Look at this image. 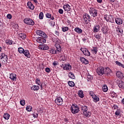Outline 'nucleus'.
Segmentation results:
<instances>
[{
  "instance_id": "obj_1",
  "label": "nucleus",
  "mask_w": 124,
  "mask_h": 124,
  "mask_svg": "<svg viewBox=\"0 0 124 124\" xmlns=\"http://www.w3.org/2000/svg\"><path fill=\"white\" fill-rule=\"evenodd\" d=\"M36 34L38 35H39L40 36H42V37H39L37 39L36 41L37 42H38V43H42V44H43L44 43H45V42H46V39H45V38H47V36L45 32H44L42 31L37 30L36 31Z\"/></svg>"
},
{
  "instance_id": "obj_2",
  "label": "nucleus",
  "mask_w": 124,
  "mask_h": 124,
  "mask_svg": "<svg viewBox=\"0 0 124 124\" xmlns=\"http://www.w3.org/2000/svg\"><path fill=\"white\" fill-rule=\"evenodd\" d=\"M55 47H56V50L51 49L49 50V52L51 54H58L62 52V47H61V45H60V44H59L58 43H56L55 44Z\"/></svg>"
},
{
  "instance_id": "obj_3",
  "label": "nucleus",
  "mask_w": 124,
  "mask_h": 124,
  "mask_svg": "<svg viewBox=\"0 0 124 124\" xmlns=\"http://www.w3.org/2000/svg\"><path fill=\"white\" fill-rule=\"evenodd\" d=\"M80 109L79 108V107L76 104H72L71 107V112L72 114H77L78 113Z\"/></svg>"
},
{
  "instance_id": "obj_4",
  "label": "nucleus",
  "mask_w": 124,
  "mask_h": 124,
  "mask_svg": "<svg viewBox=\"0 0 124 124\" xmlns=\"http://www.w3.org/2000/svg\"><path fill=\"white\" fill-rule=\"evenodd\" d=\"M89 12L92 17H96L97 16V10L93 7L90 8Z\"/></svg>"
},
{
  "instance_id": "obj_5",
  "label": "nucleus",
  "mask_w": 124,
  "mask_h": 124,
  "mask_svg": "<svg viewBox=\"0 0 124 124\" xmlns=\"http://www.w3.org/2000/svg\"><path fill=\"white\" fill-rule=\"evenodd\" d=\"M24 23L29 26H33L34 25V21L30 18H25L24 19Z\"/></svg>"
},
{
  "instance_id": "obj_6",
  "label": "nucleus",
  "mask_w": 124,
  "mask_h": 124,
  "mask_svg": "<svg viewBox=\"0 0 124 124\" xmlns=\"http://www.w3.org/2000/svg\"><path fill=\"white\" fill-rule=\"evenodd\" d=\"M96 72L98 75H100V76H102L104 74V68L102 67H100L97 68L96 70Z\"/></svg>"
},
{
  "instance_id": "obj_7",
  "label": "nucleus",
  "mask_w": 124,
  "mask_h": 124,
  "mask_svg": "<svg viewBox=\"0 0 124 124\" xmlns=\"http://www.w3.org/2000/svg\"><path fill=\"white\" fill-rule=\"evenodd\" d=\"M81 51L84 54L85 56H87V57H89L91 56V53L89 51V50L87 48H81Z\"/></svg>"
},
{
  "instance_id": "obj_8",
  "label": "nucleus",
  "mask_w": 124,
  "mask_h": 124,
  "mask_svg": "<svg viewBox=\"0 0 124 124\" xmlns=\"http://www.w3.org/2000/svg\"><path fill=\"white\" fill-rule=\"evenodd\" d=\"M105 19L107 22H109L110 23L114 22V18L112 16H107L106 17H105Z\"/></svg>"
},
{
  "instance_id": "obj_9",
  "label": "nucleus",
  "mask_w": 124,
  "mask_h": 124,
  "mask_svg": "<svg viewBox=\"0 0 124 124\" xmlns=\"http://www.w3.org/2000/svg\"><path fill=\"white\" fill-rule=\"evenodd\" d=\"M62 98L61 97H58L55 100V103L58 106L62 105Z\"/></svg>"
},
{
  "instance_id": "obj_10",
  "label": "nucleus",
  "mask_w": 124,
  "mask_h": 124,
  "mask_svg": "<svg viewBox=\"0 0 124 124\" xmlns=\"http://www.w3.org/2000/svg\"><path fill=\"white\" fill-rule=\"evenodd\" d=\"M39 49H41V50H48V49H49V46H48L47 45L42 44L39 46Z\"/></svg>"
},
{
  "instance_id": "obj_11",
  "label": "nucleus",
  "mask_w": 124,
  "mask_h": 124,
  "mask_svg": "<svg viewBox=\"0 0 124 124\" xmlns=\"http://www.w3.org/2000/svg\"><path fill=\"white\" fill-rule=\"evenodd\" d=\"M90 16L89 14H85L83 15V18H84V20L85 21V23H87V22H88V21H90Z\"/></svg>"
},
{
  "instance_id": "obj_12",
  "label": "nucleus",
  "mask_w": 124,
  "mask_h": 124,
  "mask_svg": "<svg viewBox=\"0 0 124 124\" xmlns=\"http://www.w3.org/2000/svg\"><path fill=\"white\" fill-rule=\"evenodd\" d=\"M99 30H100L99 25L96 24L93 27V31L94 33L98 32V31H99Z\"/></svg>"
},
{
  "instance_id": "obj_13",
  "label": "nucleus",
  "mask_w": 124,
  "mask_h": 124,
  "mask_svg": "<svg viewBox=\"0 0 124 124\" xmlns=\"http://www.w3.org/2000/svg\"><path fill=\"white\" fill-rule=\"evenodd\" d=\"M83 114L84 116H85V117H86V118H90V117H91V116H92V113H91V112L89 111L88 110L84 111L83 112Z\"/></svg>"
},
{
  "instance_id": "obj_14",
  "label": "nucleus",
  "mask_w": 124,
  "mask_h": 124,
  "mask_svg": "<svg viewBox=\"0 0 124 124\" xmlns=\"http://www.w3.org/2000/svg\"><path fill=\"white\" fill-rule=\"evenodd\" d=\"M115 23L117 25H122V24H123V19L120 17L116 18Z\"/></svg>"
},
{
  "instance_id": "obj_15",
  "label": "nucleus",
  "mask_w": 124,
  "mask_h": 124,
  "mask_svg": "<svg viewBox=\"0 0 124 124\" xmlns=\"http://www.w3.org/2000/svg\"><path fill=\"white\" fill-rule=\"evenodd\" d=\"M17 75L16 74L11 73L10 74V79H11L12 81H16L17 78L16 77Z\"/></svg>"
},
{
  "instance_id": "obj_16",
  "label": "nucleus",
  "mask_w": 124,
  "mask_h": 124,
  "mask_svg": "<svg viewBox=\"0 0 124 124\" xmlns=\"http://www.w3.org/2000/svg\"><path fill=\"white\" fill-rule=\"evenodd\" d=\"M63 69L64 70H71V65L65 64Z\"/></svg>"
},
{
  "instance_id": "obj_17",
  "label": "nucleus",
  "mask_w": 124,
  "mask_h": 124,
  "mask_svg": "<svg viewBox=\"0 0 124 124\" xmlns=\"http://www.w3.org/2000/svg\"><path fill=\"white\" fill-rule=\"evenodd\" d=\"M63 8L64 9V10H65V11H70V6H69V5L68 4H66L65 5H63Z\"/></svg>"
},
{
  "instance_id": "obj_18",
  "label": "nucleus",
  "mask_w": 124,
  "mask_h": 124,
  "mask_svg": "<svg viewBox=\"0 0 124 124\" xmlns=\"http://www.w3.org/2000/svg\"><path fill=\"white\" fill-rule=\"evenodd\" d=\"M46 18H47V19H50V20H55V17H54V16H52V14L48 13L46 14Z\"/></svg>"
},
{
  "instance_id": "obj_19",
  "label": "nucleus",
  "mask_w": 124,
  "mask_h": 124,
  "mask_svg": "<svg viewBox=\"0 0 124 124\" xmlns=\"http://www.w3.org/2000/svg\"><path fill=\"white\" fill-rule=\"evenodd\" d=\"M116 76L120 79H123L124 78V74L122 72L118 71L116 73Z\"/></svg>"
},
{
  "instance_id": "obj_20",
  "label": "nucleus",
  "mask_w": 124,
  "mask_h": 124,
  "mask_svg": "<svg viewBox=\"0 0 124 124\" xmlns=\"http://www.w3.org/2000/svg\"><path fill=\"white\" fill-rule=\"evenodd\" d=\"M23 54L27 58H31V54H30V51L28 50H25L23 52Z\"/></svg>"
},
{
  "instance_id": "obj_21",
  "label": "nucleus",
  "mask_w": 124,
  "mask_h": 124,
  "mask_svg": "<svg viewBox=\"0 0 124 124\" xmlns=\"http://www.w3.org/2000/svg\"><path fill=\"white\" fill-rule=\"evenodd\" d=\"M80 62H82L83 63H85V64H88L89 63V61H88V60L86 59L84 57H80Z\"/></svg>"
},
{
  "instance_id": "obj_22",
  "label": "nucleus",
  "mask_w": 124,
  "mask_h": 124,
  "mask_svg": "<svg viewBox=\"0 0 124 124\" xmlns=\"http://www.w3.org/2000/svg\"><path fill=\"white\" fill-rule=\"evenodd\" d=\"M74 31L76 32H77V33L81 34L83 32V30L79 28V27L75 28Z\"/></svg>"
},
{
  "instance_id": "obj_23",
  "label": "nucleus",
  "mask_w": 124,
  "mask_h": 124,
  "mask_svg": "<svg viewBox=\"0 0 124 124\" xmlns=\"http://www.w3.org/2000/svg\"><path fill=\"white\" fill-rule=\"evenodd\" d=\"M27 6L28 8H30V9H31L32 10L34 9V6L32 4L31 2H28L27 3Z\"/></svg>"
},
{
  "instance_id": "obj_24",
  "label": "nucleus",
  "mask_w": 124,
  "mask_h": 124,
  "mask_svg": "<svg viewBox=\"0 0 124 124\" xmlns=\"http://www.w3.org/2000/svg\"><path fill=\"white\" fill-rule=\"evenodd\" d=\"M0 58V60H3V61L7 60V55H5L4 53H1Z\"/></svg>"
},
{
  "instance_id": "obj_25",
  "label": "nucleus",
  "mask_w": 124,
  "mask_h": 124,
  "mask_svg": "<svg viewBox=\"0 0 124 124\" xmlns=\"http://www.w3.org/2000/svg\"><path fill=\"white\" fill-rule=\"evenodd\" d=\"M92 98H93V101L95 103L98 102V101H99V98L96 95H93Z\"/></svg>"
},
{
  "instance_id": "obj_26",
  "label": "nucleus",
  "mask_w": 124,
  "mask_h": 124,
  "mask_svg": "<svg viewBox=\"0 0 124 124\" xmlns=\"http://www.w3.org/2000/svg\"><path fill=\"white\" fill-rule=\"evenodd\" d=\"M111 71L109 68H107L104 69V74H110L111 73Z\"/></svg>"
},
{
  "instance_id": "obj_27",
  "label": "nucleus",
  "mask_w": 124,
  "mask_h": 124,
  "mask_svg": "<svg viewBox=\"0 0 124 124\" xmlns=\"http://www.w3.org/2000/svg\"><path fill=\"white\" fill-rule=\"evenodd\" d=\"M98 51V50H97V47H93V49H91V51L92 52L93 54H97Z\"/></svg>"
},
{
  "instance_id": "obj_28",
  "label": "nucleus",
  "mask_w": 124,
  "mask_h": 124,
  "mask_svg": "<svg viewBox=\"0 0 124 124\" xmlns=\"http://www.w3.org/2000/svg\"><path fill=\"white\" fill-rule=\"evenodd\" d=\"M3 117L5 120H9V118H10V115H9L8 113H4L3 115Z\"/></svg>"
},
{
  "instance_id": "obj_29",
  "label": "nucleus",
  "mask_w": 124,
  "mask_h": 124,
  "mask_svg": "<svg viewBox=\"0 0 124 124\" xmlns=\"http://www.w3.org/2000/svg\"><path fill=\"white\" fill-rule=\"evenodd\" d=\"M118 86L119 88H121V89H124V82L123 81H120L118 84Z\"/></svg>"
},
{
  "instance_id": "obj_30",
  "label": "nucleus",
  "mask_w": 124,
  "mask_h": 124,
  "mask_svg": "<svg viewBox=\"0 0 124 124\" xmlns=\"http://www.w3.org/2000/svg\"><path fill=\"white\" fill-rule=\"evenodd\" d=\"M18 37L22 39H26L27 35H26V34L20 33L19 34Z\"/></svg>"
},
{
  "instance_id": "obj_31",
  "label": "nucleus",
  "mask_w": 124,
  "mask_h": 124,
  "mask_svg": "<svg viewBox=\"0 0 124 124\" xmlns=\"http://www.w3.org/2000/svg\"><path fill=\"white\" fill-rule=\"evenodd\" d=\"M31 90L33 91H38V90H39V86L34 85L31 87Z\"/></svg>"
},
{
  "instance_id": "obj_32",
  "label": "nucleus",
  "mask_w": 124,
  "mask_h": 124,
  "mask_svg": "<svg viewBox=\"0 0 124 124\" xmlns=\"http://www.w3.org/2000/svg\"><path fill=\"white\" fill-rule=\"evenodd\" d=\"M78 95L81 98H83V97H84V93L81 90L78 91Z\"/></svg>"
},
{
  "instance_id": "obj_33",
  "label": "nucleus",
  "mask_w": 124,
  "mask_h": 124,
  "mask_svg": "<svg viewBox=\"0 0 124 124\" xmlns=\"http://www.w3.org/2000/svg\"><path fill=\"white\" fill-rule=\"evenodd\" d=\"M81 110H82L83 113V112L88 111V107H87L86 106H81Z\"/></svg>"
},
{
  "instance_id": "obj_34",
  "label": "nucleus",
  "mask_w": 124,
  "mask_h": 124,
  "mask_svg": "<svg viewBox=\"0 0 124 124\" xmlns=\"http://www.w3.org/2000/svg\"><path fill=\"white\" fill-rule=\"evenodd\" d=\"M5 42L8 45H12L13 43V41L11 40H7Z\"/></svg>"
},
{
  "instance_id": "obj_35",
  "label": "nucleus",
  "mask_w": 124,
  "mask_h": 124,
  "mask_svg": "<svg viewBox=\"0 0 124 124\" xmlns=\"http://www.w3.org/2000/svg\"><path fill=\"white\" fill-rule=\"evenodd\" d=\"M115 63L119 66H121V67H122L123 68H124V65L122 64L120 62H119L118 61H116Z\"/></svg>"
},
{
  "instance_id": "obj_36",
  "label": "nucleus",
  "mask_w": 124,
  "mask_h": 124,
  "mask_svg": "<svg viewBox=\"0 0 124 124\" xmlns=\"http://www.w3.org/2000/svg\"><path fill=\"white\" fill-rule=\"evenodd\" d=\"M68 84L70 87H73L75 86V84L73 81H68Z\"/></svg>"
},
{
  "instance_id": "obj_37",
  "label": "nucleus",
  "mask_w": 124,
  "mask_h": 124,
  "mask_svg": "<svg viewBox=\"0 0 124 124\" xmlns=\"http://www.w3.org/2000/svg\"><path fill=\"white\" fill-rule=\"evenodd\" d=\"M102 90L103 92H104L105 93H106V92L108 91V87H107V86L106 85H104L103 86Z\"/></svg>"
},
{
  "instance_id": "obj_38",
  "label": "nucleus",
  "mask_w": 124,
  "mask_h": 124,
  "mask_svg": "<svg viewBox=\"0 0 124 124\" xmlns=\"http://www.w3.org/2000/svg\"><path fill=\"white\" fill-rule=\"evenodd\" d=\"M69 77L71 79H75V76H74V74L71 72L69 73Z\"/></svg>"
},
{
  "instance_id": "obj_39",
  "label": "nucleus",
  "mask_w": 124,
  "mask_h": 124,
  "mask_svg": "<svg viewBox=\"0 0 124 124\" xmlns=\"http://www.w3.org/2000/svg\"><path fill=\"white\" fill-rule=\"evenodd\" d=\"M18 50L20 54H23L25 51L24 50V48H23L22 47H19L18 48Z\"/></svg>"
},
{
  "instance_id": "obj_40",
  "label": "nucleus",
  "mask_w": 124,
  "mask_h": 124,
  "mask_svg": "<svg viewBox=\"0 0 124 124\" xmlns=\"http://www.w3.org/2000/svg\"><path fill=\"white\" fill-rule=\"evenodd\" d=\"M94 37L96 38V39H100L101 38V34H96L94 35Z\"/></svg>"
},
{
  "instance_id": "obj_41",
  "label": "nucleus",
  "mask_w": 124,
  "mask_h": 124,
  "mask_svg": "<svg viewBox=\"0 0 124 124\" xmlns=\"http://www.w3.org/2000/svg\"><path fill=\"white\" fill-rule=\"evenodd\" d=\"M44 16V15L42 12H41L39 15V18L40 20L43 19V17Z\"/></svg>"
},
{
  "instance_id": "obj_42",
  "label": "nucleus",
  "mask_w": 124,
  "mask_h": 124,
  "mask_svg": "<svg viewBox=\"0 0 124 124\" xmlns=\"http://www.w3.org/2000/svg\"><path fill=\"white\" fill-rule=\"evenodd\" d=\"M32 108H31V106H27L26 107V110L28 112H31V111Z\"/></svg>"
},
{
  "instance_id": "obj_43",
  "label": "nucleus",
  "mask_w": 124,
  "mask_h": 124,
  "mask_svg": "<svg viewBox=\"0 0 124 124\" xmlns=\"http://www.w3.org/2000/svg\"><path fill=\"white\" fill-rule=\"evenodd\" d=\"M69 28L68 27H64L62 28V31H63V32H65V31H68Z\"/></svg>"
},
{
  "instance_id": "obj_44",
  "label": "nucleus",
  "mask_w": 124,
  "mask_h": 124,
  "mask_svg": "<svg viewBox=\"0 0 124 124\" xmlns=\"http://www.w3.org/2000/svg\"><path fill=\"white\" fill-rule=\"evenodd\" d=\"M35 83L37 85H38V86H40V79L39 78H36L35 80Z\"/></svg>"
},
{
  "instance_id": "obj_45",
  "label": "nucleus",
  "mask_w": 124,
  "mask_h": 124,
  "mask_svg": "<svg viewBox=\"0 0 124 124\" xmlns=\"http://www.w3.org/2000/svg\"><path fill=\"white\" fill-rule=\"evenodd\" d=\"M91 80H93V76L88 75L87 81H90Z\"/></svg>"
},
{
  "instance_id": "obj_46",
  "label": "nucleus",
  "mask_w": 124,
  "mask_h": 124,
  "mask_svg": "<svg viewBox=\"0 0 124 124\" xmlns=\"http://www.w3.org/2000/svg\"><path fill=\"white\" fill-rule=\"evenodd\" d=\"M32 115L34 118H37V117H38V111H37V112H34Z\"/></svg>"
},
{
  "instance_id": "obj_47",
  "label": "nucleus",
  "mask_w": 124,
  "mask_h": 124,
  "mask_svg": "<svg viewBox=\"0 0 124 124\" xmlns=\"http://www.w3.org/2000/svg\"><path fill=\"white\" fill-rule=\"evenodd\" d=\"M20 105H22V106H24L25 105V100H21L20 101Z\"/></svg>"
},
{
  "instance_id": "obj_48",
  "label": "nucleus",
  "mask_w": 124,
  "mask_h": 124,
  "mask_svg": "<svg viewBox=\"0 0 124 124\" xmlns=\"http://www.w3.org/2000/svg\"><path fill=\"white\" fill-rule=\"evenodd\" d=\"M45 70L46 72L47 73H49V72H51V70L49 67L46 68Z\"/></svg>"
},
{
  "instance_id": "obj_49",
  "label": "nucleus",
  "mask_w": 124,
  "mask_h": 124,
  "mask_svg": "<svg viewBox=\"0 0 124 124\" xmlns=\"http://www.w3.org/2000/svg\"><path fill=\"white\" fill-rule=\"evenodd\" d=\"M7 18H8V19H12V16L11 15V14H8L7 15Z\"/></svg>"
},
{
  "instance_id": "obj_50",
  "label": "nucleus",
  "mask_w": 124,
  "mask_h": 124,
  "mask_svg": "<svg viewBox=\"0 0 124 124\" xmlns=\"http://www.w3.org/2000/svg\"><path fill=\"white\" fill-rule=\"evenodd\" d=\"M58 12L60 14H63V10L62 9H60Z\"/></svg>"
},
{
  "instance_id": "obj_51",
  "label": "nucleus",
  "mask_w": 124,
  "mask_h": 124,
  "mask_svg": "<svg viewBox=\"0 0 124 124\" xmlns=\"http://www.w3.org/2000/svg\"><path fill=\"white\" fill-rule=\"evenodd\" d=\"M117 31H118V32H119L120 33H122L124 32V31H123V29L118 28L117 30Z\"/></svg>"
},
{
  "instance_id": "obj_52",
  "label": "nucleus",
  "mask_w": 124,
  "mask_h": 124,
  "mask_svg": "<svg viewBox=\"0 0 124 124\" xmlns=\"http://www.w3.org/2000/svg\"><path fill=\"white\" fill-rule=\"evenodd\" d=\"M120 111L119 110H117L116 112H115V115H116V116H120Z\"/></svg>"
},
{
  "instance_id": "obj_53",
  "label": "nucleus",
  "mask_w": 124,
  "mask_h": 124,
  "mask_svg": "<svg viewBox=\"0 0 124 124\" xmlns=\"http://www.w3.org/2000/svg\"><path fill=\"white\" fill-rule=\"evenodd\" d=\"M55 34H56V35H57V36H59V35H60V33L58 31H55Z\"/></svg>"
},
{
  "instance_id": "obj_54",
  "label": "nucleus",
  "mask_w": 124,
  "mask_h": 124,
  "mask_svg": "<svg viewBox=\"0 0 124 124\" xmlns=\"http://www.w3.org/2000/svg\"><path fill=\"white\" fill-rule=\"evenodd\" d=\"M89 93H90V95H91V96H92V98H93V95H95V94H93V92H90Z\"/></svg>"
},
{
  "instance_id": "obj_55",
  "label": "nucleus",
  "mask_w": 124,
  "mask_h": 124,
  "mask_svg": "<svg viewBox=\"0 0 124 124\" xmlns=\"http://www.w3.org/2000/svg\"><path fill=\"white\" fill-rule=\"evenodd\" d=\"M113 109H114V110H116V109H117L118 108V106H113L112 107Z\"/></svg>"
},
{
  "instance_id": "obj_56",
  "label": "nucleus",
  "mask_w": 124,
  "mask_h": 124,
  "mask_svg": "<svg viewBox=\"0 0 124 124\" xmlns=\"http://www.w3.org/2000/svg\"><path fill=\"white\" fill-rule=\"evenodd\" d=\"M82 41H83V42H85V41H87V38L86 37H84L82 38Z\"/></svg>"
},
{
  "instance_id": "obj_57",
  "label": "nucleus",
  "mask_w": 124,
  "mask_h": 124,
  "mask_svg": "<svg viewBox=\"0 0 124 124\" xmlns=\"http://www.w3.org/2000/svg\"><path fill=\"white\" fill-rule=\"evenodd\" d=\"M97 2L99 3H101L102 2V0H97Z\"/></svg>"
},
{
  "instance_id": "obj_58",
  "label": "nucleus",
  "mask_w": 124,
  "mask_h": 124,
  "mask_svg": "<svg viewBox=\"0 0 124 124\" xmlns=\"http://www.w3.org/2000/svg\"><path fill=\"white\" fill-rule=\"evenodd\" d=\"M102 31H103V33H106V32L104 31V28H102Z\"/></svg>"
},
{
  "instance_id": "obj_59",
  "label": "nucleus",
  "mask_w": 124,
  "mask_h": 124,
  "mask_svg": "<svg viewBox=\"0 0 124 124\" xmlns=\"http://www.w3.org/2000/svg\"><path fill=\"white\" fill-rule=\"evenodd\" d=\"M32 1H34V2H35V3H38L37 0H33Z\"/></svg>"
},
{
  "instance_id": "obj_60",
  "label": "nucleus",
  "mask_w": 124,
  "mask_h": 124,
  "mask_svg": "<svg viewBox=\"0 0 124 124\" xmlns=\"http://www.w3.org/2000/svg\"><path fill=\"white\" fill-rule=\"evenodd\" d=\"M40 88H41V90H43V87L42 86V84H40Z\"/></svg>"
},
{
  "instance_id": "obj_61",
  "label": "nucleus",
  "mask_w": 124,
  "mask_h": 124,
  "mask_svg": "<svg viewBox=\"0 0 124 124\" xmlns=\"http://www.w3.org/2000/svg\"><path fill=\"white\" fill-rule=\"evenodd\" d=\"M53 65H57L58 64H57V62H54L53 63Z\"/></svg>"
},
{
  "instance_id": "obj_62",
  "label": "nucleus",
  "mask_w": 124,
  "mask_h": 124,
  "mask_svg": "<svg viewBox=\"0 0 124 124\" xmlns=\"http://www.w3.org/2000/svg\"><path fill=\"white\" fill-rule=\"evenodd\" d=\"M115 0H110V1L111 2H114L115 1Z\"/></svg>"
},
{
  "instance_id": "obj_63",
  "label": "nucleus",
  "mask_w": 124,
  "mask_h": 124,
  "mask_svg": "<svg viewBox=\"0 0 124 124\" xmlns=\"http://www.w3.org/2000/svg\"><path fill=\"white\" fill-rule=\"evenodd\" d=\"M116 96H117V94L116 93H114V96H113V97H115Z\"/></svg>"
},
{
  "instance_id": "obj_64",
  "label": "nucleus",
  "mask_w": 124,
  "mask_h": 124,
  "mask_svg": "<svg viewBox=\"0 0 124 124\" xmlns=\"http://www.w3.org/2000/svg\"><path fill=\"white\" fill-rule=\"evenodd\" d=\"M122 103H123V104H124V98L122 100Z\"/></svg>"
}]
</instances>
